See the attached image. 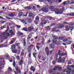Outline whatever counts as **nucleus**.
I'll list each match as a JSON object with an SVG mask.
<instances>
[{
    "label": "nucleus",
    "instance_id": "680f3d73",
    "mask_svg": "<svg viewBox=\"0 0 74 74\" xmlns=\"http://www.w3.org/2000/svg\"><path fill=\"white\" fill-rule=\"evenodd\" d=\"M4 45V44H1L0 45V48H1V47H2V46H3Z\"/></svg>",
    "mask_w": 74,
    "mask_h": 74
},
{
    "label": "nucleus",
    "instance_id": "6ab92c4d",
    "mask_svg": "<svg viewBox=\"0 0 74 74\" xmlns=\"http://www.w3.org/2000/svg\"><path fill=\"white\" fill-rule=\"evenodd\" d=\"M25 9L26 10H31L32 9V7L29 6H27L25 8Z\"/></svg>",
    "mask_w": 74,
    "mask_h": 74
},
{
    "label": "nucleus",
    "instance_id": "5701e85b",
    "mask_svg": "<svg viewBox=\"0 0 74 74\" xmlns=\"http://www.w3.org/2000/svg\"><path fill=\"white\" fill-rule=\"evenodd\" d=\"M15 41V38H13L11 40L10 43L11 44H12L13 43H14Z\"/></svg>",
    "mask_w": 74,
    "mask_h": 74
},
{
    "label": "nucleus",
    "instance_id": "4d7b16f0",
    "mask_svg": "<svg viewBox=\"0 0 74 74\" xmlns=\"http://www.w3.org/2000/svg\"><path fill=\"white\" fill-rule=\"evenodd\" d=\"M36 47L37 49L38 50H38H39V49L40 48V47H39V46H38V45H36Z\"/></svg>",
    "mask_w": 74,
    "mask_h": 74
},
{
    "label": "nucleus",
    "instance_id": "dca6fc26",
    "mask_svg": "<svg viewBox=\"0 0 74 74\" xmlns=\"http://www.w3.org/2000/svg\"><path fill=\"white\" fill-rule=\"evenodd\" d=\"M67 16H74V12L71 13H67L66 14Z\"/></svg>",
    "mask_w": 74,
    "mask_h": 74
},
{
    "label": "nucleus",
    "instance_id": "423d86ee",
    "mask_svg": "<svg viewBox=\"0 0 74 74\" xmlns=\"http://www.w3.org/2000/svg\"><path fill=\"white\" fill-rule=\"evenodd\" d=\"M28 58H29V63H31L32 62V58L31 57V53H29V54L27 56Z\"/></svg>",
    "mask_w": 74,
    "mask_h": 74
},
{
    "label": "nucleus",
    "instance_id": "c85d7f7f",
    "mask_svg": "<svg viewBox=\"0 0 74 74\" xmlns=\"http://www.w3.org/2000/svg\"><path fill=\"white\" fill-rule=\"evenodd\" d=\"M23 30H24L25 32H27L28 29H27V28L26 27H24L23 28Z\"/></svg>",
    "mask_w": 74,
    "mask_h": 74
},
{
    "label": "nucleus",
    "instance_id": "58836bf2",
    "mask_svg": "<svg viewBox=\"0 0 74 74\" xmlns=\"http://www.w3.org/2000/svg\"><path fill=\"white\" fill-rule=\"evenodd\" d=\"M46 52V54L48 56L49 55V50H48V51H47Z\"/></svg>",
    "mask_w": 74,
    "mask_h": 74
},
{
    "label": "nucleus",
    "instance_id": "f704fd0d",
    "mask_svg": "<svg viewBox=\"0 0 74 74\" xmlns=\"http://www.w3.org/2000/svg\"><path fill=\"white\" fill-rule=\"evenodd\" d=\"M23 51H24V50H23L21 53V55L22 56H24V52H23Z\"/></svg>",
    "mask_w": 74,
    "mask_h": 74
},
{
    "label": "nucleus",
    "instance_id": "f257e3e1",
    "mask_svg": "<svg viewBox=\"0 0 74 74\" xmlns=\"http://www.w3.org/2000/svg\"><path fill=\"white\" fill-rule=\"evenodd\" d=\"M52 37H53V40L52 41L54 44H57L58 45H60V43L59 42H58V41H57V39L58 38V37L55 36L54 34L53 35Z\"/></svg>",
    "mask_w": 74,
    "mask_h": 74
},
{
    "label": "nucleus",
    "instance_id": "49530a36",
    "mask_svg": "<svg viewBox=\"0 0 74 74\" xmlns=\"http://www.w3.org/2000/svg\"><path fill=\"white\" fill-rule=\"evenodd\" d=\"M9 29H10V28L8 26L7 28V29L5 31V32H8V30H9Z\"/></svg>",
    "mask_w": 74,
    "mask_h": 74
},
{
    "label": "nucleus",
    "instance_id": "6e6552de",
    "mask_svg": "<svg viewBox=\"0 0 74 74\" xmlns=\"http://www.w3.org/2000/svg\"><path fill=\"white\" fill-rule=\"evenodd\" d=\"M49 73H51V74H56V71H52V69H50L49 70Z\"/></svg>",
    "mask_w": 74,
    "mask_h": 74
},
{
    "label": "nucleus",
    "instance_id": "13d9d810",
    "mask_svg": "<svg viewBox=\"0 0 74 74\" xmlns=\"http://www.w3.org/2000/svg\"><path fill=\"white\" fill-rule=\"evenodd\" d=\"M12 49L14 50L15 48V46H13L12 47Z\"/></svg>",
    "mask_w": 74,
    "mask_h": 74
},
{
    "label": "nucleus",
    "instance_id": "8fccbe9b",
    "mask_svg": "<svg viewBox=\"0 0 74 74\" xmlns=\"http://www.w3.org/2000/svg\"><path fill=\"white\" fill-rule=\"evenodd\" d=\"M34 23L35 24H36V25H37V24H38V21H35L34 22Z\"/></svg>",
    "mask_w": 74,
    "mask_h": 74
},
{
    "label": "nucleus",
    "instance_id": "c03bdc74",
    "mask_svg": "<svg viewBox=\"0 0 74 74\" xmlns=\"http://www.w3.org/2000/svg\"><path fill=\"white\" fill-rule=\"evenodd\" d=\"M6 18L8 19H12V18L7 16H6Z\"/></svg>",
    "mask_w": 74,
    "mask_h": 74
},
{
    "label": "nucleus",
    "instance_id": "20e7f679",
    "mask_svg": "<svg viewBox=\"0 0 74 74\" xmlns=\"http://www.w3.org/2000/svg\"><path fill=\"white\" fill-rule=\"evenodd\" d=\"M65 59L66 58L64 57L62 59V57H60L58 61V62H59V63H61V62H64Z\"/></svg>",
    "mask_w": 74,
    "mask_h": 74
},
{
    "label": "nucleus",
    "instance_id": "bb28decb",
    "mask_svg": "<svg viewBox=\"0 0 74 74\" xmlns=\"http://www.w3.org/2000/svg\"><path fill=\"white\" fill-rule=\"evenodd\" d=\"M42 22L43 24H44V25H45L46 23H47V20H43L42 21Z\"/></svg>",
    "mask_w": 74,
    "mask_h": 74
},
{
    "label": "nucleus",
    "instance_id": "c756f323",
    "mask_svg": "<svg viewBox=\"0 0 74 74\" xmlns=\"http://www.w3.org/2000/svg\"><path fill=\"white\" fill-rule=\"evenodd\" d=\"M69 25H70L71 26H73L74 25V23L73 22H70L69 23Z\"/></svg>",
    "mask_w": 74,
    "mask_h": 74
},
{
    "label": "nucleus",
    "instance_id": "72a5a7b5",
    "mask_svg": "<svg viewBox=\"0 0 74 74\" xmlns=\"http://www.w3.org/2000/svg\"><path fill=\"white\" fill-rule=\"evenodd\" d=\"M45 30L46 31H48L49 30V27L47 26L46 27Z\"/></svg>",
    "mask_w": 74,
    "mask_h": 74
},
{
    "label": "nucleus",
    "instance_id": "f8f14e48",
    "mask_svg": "<svg viewBox=\"0 0 74 74\" xmlns=\"http://www.w3.org/2000/svg\"><path fill=\"white\" fill-rule=\"evenodd\" d=\"M23 58H21V60L19 62V64L20 66L22 65L23 63Z\"/></svg>",
    "mask_w": 74,
    "mask_h": 74
},
{
    "label": "nucleus",
    "instance_id": "79ce46f5",
    "mask_svg": "<svg viewBox=\"0 0 74 74\" xmlns=\"http://www.w3.org/2000/svg\"><path fill=\"white\" fill-rule=\"evenodd\" d=\"M33 15V14L32 13H30L29 14V17H31V16H32Z\"/></svg>",
    "mask_w": 74,
    "mask_h": 74
},
{
    "label": "nucleus",
    "instance_id": "a18cd8bd",
    "mask_svg": "<svg viewBox=\"0 0 74 74\" xmlns=\"http://www.w3.org/2000/svg\"><path fill=\"white\" fill-rule=\"evenodd\" d=\"M35 19L36 21L37 20H39V17H38V16H36L35 18Z\"/></svg>",
    "mask_w": 74,
    "mask_h": 74
},
{
    "label": "nucleus",
    "instance_id": "473e14b6",
    "mask_svg": "<svg viewBox=\"0 0 74 74\" xmlns=\"http://www.w3.org/2000/svg\"><path fill=\"white\" fill-rule=\"evenodd\" d=\"M49 9H50V10H54L55 9V8L54 9V7L53 6H50L49 7Z\"/></svg>",
    "mask_w": 74,
    "mask_h": 74
},
{
    "label": "nucleus",
    "instance_id": "09e8293b",
    "mask_svg": "<svg viewBox=\"0 0 74 74\" xmlns=\"http://www.w3.org/2000/svg\"><path fill=\"white\" fill-rule=\"evenodd\" d=\"M30 38H31V37H30V35H28L27 38V39L28 40H29V39H30Z\"/></svg>",
    "mask_w": 74,
    "mask_h": 74
},
{
    "label": "nucleus",
    "instance_id": "ddd939ff",
    "mask_svg": "<svg viewBox=\"0 0 74 74\" xmlns=\"http://www.w3.org/2000/svg\"><path fill=\"white\" fill-rule=\"evenodd\" d=\"M9 33H10L12 36H13V35H15V33L14 32H13V31L12 30H9Z\"/></svg>",
    "mask_w": 74,
    "mask_h": 74
},
{
    "label": "nucleus",
    "instance_id": "7c9ffc66",
    "mask_svg": "<svg viewBox=\"0 0 74 74\" xmlns=\"http://www.w3.org/2000/svg\"><path fill=\"white\" fill-rule=\"evenodd\" d=\"M22 15H23V12H20L18 14V16H22Z\"/></svg>",
    "mask_w": 74,
    "mask_h": 74
},
{
    "label": "nucleus",
    "instance_id": "ea45409f",
    "mask_svg": "<svg viewBox=\"0 0 74 74\" xmlns=\"http://www.w3.org/2000/svg\"><path fill=\"white\" fill-rule=\"evenodd\" d=\"M15 61H14L13 62V67H15Z\"/></svg>",
    "mask_w": 74,
    "mask_h": 74
},
{
    "label": "nucleus",
    "instance_id": "cd10ccee",
    "mask_svg": "<svg viewBox=\"0 0 74 74\" xmlns=\"http://www.w3.org/2000/svg\"><path fill=\"white\" fill-rule=\"evenodd\" d=\"M19 36H22L23 35V34L22 33H21V32H17Z\"/></svg>",
    "mask_w": 74,
    "mask_h": 74
},
{
    "label": "nucleus",
    "instance_id": "b1692460",
    "mask_svg": "<svg viewBox=\"0 0 74 74\" xmlns=\"http://www.w3.org/2000/svg\"><path fill=\"white\" fill-rule=\"evenodd\" d=\"M47 1L49 3H50V4L53 3H54V1L53 0H47Z\"/></svg>",
    "mask_w": 74,
    "mask_h": 74
},
{
    "label": "nucleus",
    "instance_id": "0e129e2a",
    "mask_svg": "<svg viewBox=\"0 0 74 74\" xmlns=\"http://www.w3.org/2000/svg\"><path fill=\"white\" fill-rule=\"evenodd\" d=\"M18 54H19V53H21V50H18Z\"/></svg>",
    "mask_w": 74,
    "mask_h": 74
},
{
    "label": "nucleus",
    "instance_id": "a878e982",
    "mask_svg": "<svg viewBox=\"0 0 74 74\" xmlns=\"http://www.w3.org/2000/svg\"><path fill=\"white\" fill-rule=\"evenodd\" d=\"M66 55V53H61L60 55V56H65Z\"/></svg>",
    "mask_w": 74,
    "mask_h": 74
},
{
    "label": "nucleus",
    "instance_id": "3c124183",
    "mask_svg": "<svg viewBox=\"0 0 74 74\" xmlns=\"http://www.w3.org/2000/svg\"><path fill=\"white\" fill-rule=\"evenodd\" d=\"M52 30H53V32H56V28H52Z\"/></svg>",
    "mask_w": 74,
    "mask_h": 74
},
{
    "label": "nucleus",
    "instance_id": "6e6d98bb",
    "mask_svg": "<svg viewBox=\"0 0 74 74\" xmlns=\"http://www.w3.org/2000/svg\"><path fill=\"white\" fill-rule=\"evenodd\" d=\"M67 69H64L63 70V73H65L66 72H67Z\"/></svg>",
    "mask_w": 74,
    "mask_h": 74
},
{
    "label": "nucleus",
    "instance_id": "0eeeda50",
    "mask_svg": "<svg viewBox=\"0 0 74 74\" xmlns=\"http://www.w3.org/2000/svg\"><path fill=\"white\" fill-rule=\"evenodd\" d=\"M32 47H33V45L32 44L31 45L27 47L28 51L30 53H31V48H32Z\"/></svg>",
    "mask_w": 74,
    "mask_h": 74
},
{
    "label": "nucleus",
    "instance_id": "bf43d9fd",
    "mask_svg": "<svg viewBox=\"0 0 74 74\" xmlns=\"http://www.w3.org/2000/svg\"><path fill=\"white\" fill-rule=\"evenodd\" d=\"M60 52H61L60 50H59L58 51V55H60Z\"/></svg>",
    "mask_w": 74,
    "mask_h": 74
},
{
    "label": "nucleus",
    "instance_id": "e2e57ef3",
    "mask_svg": "<svg viewBox=\"0 0 74 74\" xmlns=\"http://www.w3.org/2000/svg\"><path fill=\"white\" fill-rule=\"evenodd\" d=\"M52 63L53 64H56V62H55V61H53L52 62Z\"/></svg>",
    "mask_w": 74,
    "mask_h": 74
},
{
    "label": "nucleus",
    "instance_id": "4be33fe9",
    "mask_svg": "<svg viewBox=\"0 0 74 74\" xmlns=\"http://www.w3.org/2000/svg\"><path fill=\"white\" fill-rule=\"evenodd\" d=\"M59 66H55L54 67L53 69V70H56L58 69Z\"/></svg>",
    "mask_w": 74,
    "mask_h": 74
},
{
    "label": "nucleus",
    "instance_id": "9b49d317",
    "mask_svg": "<svg viewBox=\"0 0 74 74\" xmlns=\"http://www.w3.org/2000/svg\"><path fill=\"white\" fill-rule=\"evenodd\" d=\"M15 15V12H13L12 13L10 14L9 15V16H10L11 18H14Z\"/></svg>",
    "mask_w": 74,
    "mask_h": 74
},
{
    "label": "nucleus",
    "instance_id": "9d476101",
    "mask_svg": "<svg viewBox=\"0 0 74 74\" xmlns=\"http://www.w3.org/2000/svg\"><path fill=\"white\" fill-rule=\"evenodd\" d=\"M41 10L42 11H43L47 13L48 12V9H47V8H42L41 9Z\"/></svg>",
    "mask_w": 74,
    "mask_h": 74
},
{
    "label": "nucleus",
    "instance_id": "603ef678",
    "mask_svg": "<svg viewBox=\"0 0 74 74\" xmlns=\"http://www.w3.org/2000/svg\"><path fill=\"white\" fill-rule=\"evenodd\" d=\"M38 59H40L41 58V54H39L38 55Z\"/></svg>",
    "mask_w": 74,
    "mask_h": 74
},
{
    "label": "nucleus",
    "instance_id": "412c9836",
    "mask_svg": "<svg viewBox=\"0 0 74 74\" xmlns=\"http://www.w3.org/2000/svg\"><path fill=\"white\" fill-rule=\"evenodd\" d=\"M30 70H31L32 71H33V72H34L35 71V70L36 69L34 67H33V66H31V68Z\"/></svg>",
    "mask_w": 74,
    "mask_h": 74
},
{
    "label": "nucleus",
    "instance_id": "aec40b11",
    "mask_svg": "<svg viewBox=\"0 0 74 74\" xmlns=\"http://www.w3.org/2000/svg\"><path fill=\"white\" fill-rule=\"evenodd\" d=\"M58 54H56L55 56L56 59L55 60L57 62H58V60H59V59H58Z\"/></svg>",
    "mask_w": 74,
    "mask_h": 74
},
{
    "label": "nucleus",
    "instance_id": "f03ea898",
    "mask_svg": "<svg viewBox=\"0 0 74 74\" xmlns=\"http://www.w3.org/2000/svg\"><path fill=\"white\" fill-rule=\"evenodd\" d=\"M6 36H5V32H3L1 34V36L2 37L1 38L2 40L7 38V37L10 36V34L8 33H7L6 34Z\"/></svg>",
    "mask_w": 74,
    "mask_h": 74
},
{
    "label": "nucleus",
    "instance_id": "2eb2a0df",
    "mask_svg": "<svg viewBox=\"0 0 74 74\" xmlns=\"http://www.w3.org/2000/svg\"><path fill=\"white\" fill-rule=\"evenodd\" d=\"M34 29V27L32 26H31L28 28V30L29 32H31Z\"/></svg>",
    "mask_w": 74,
    "mask_h": 74
},
{
    "label": "nucleus",
    "instance_id": "4468645a",
    "mask_svg": "<svg viewBox=\"0 0 74 74\" xmlns=\"http://www.w3.org/2000/svg\"><path fill=\"white\" fill-rule=\"evenodd\" d=\"M68 70H69V71H66V73L67 74H69V73H71V71H73V70L70 69V68H67Z\"/></svg>",
    "mask_w": 74,
    "mask_h": 74
},
{
    "label": "nucleus",
    "instance_id": "4c0bfd02",
    "mask_svg": "<svg viewBox=\"0 0 74 74\" xmlns=\"http://www.w3.org/2000/svg\"><path fill=\"white\" fill-rule=\"evenodd\" d=\"M63 38H64V37H63V36H60L59 37V39L60 40H63Z\"/></svg>",
    "mask_w": 74,
    "mask_h": 74
},
{
    "label": "nucleus",
    "instance_id": "39448f33",
    "mask_svg": "<svg viewBox=\"0 0 74 74\" xmlns=\"http://www.w3.org/2000/svg\"><path fill=\"white\" fill-rule=\"evenodd\" d=\"M15 69L17 71H15L14 72L15 74H18L19 73L20 74H21V71L20 70H19V67H18V66L15 68Z\"/></svg>",
    "mask_w": 74,
    "mask_h": 74
},
{
    "label": "nucleus",
    "instance_id": "052dcab7",
    "mask_svg": "<svg viewBox=\"0 0 74 74\" xmlns=\"http://www.w3.org/2000/svg\"><path fill=\"white\" fill-rule=\"evenodd\" d=\"M33 55L34 57V58H36V56H35V53H33Z\"/></svg>",
    "mask_w": 74,
    "mask_h": 74
},
{
    "label": "nucleus",
    "instance_id": "864d4df0",
    "mask_svg": "<svg viewBox=\"0 0 74 74\" xmlns=\"http://www.w3.org/2000/svg\"><path fill=\"white\" fill-rule=\"evenodd\" d=\"M16 27L18 29H19L21 28V26L20 25H16Z\"/></svg>",
    "mask_w": 74,
    "mask_h": 74
},
{
    "label": "nucleus",
    "instance_id": "7ed1b4c3",
    "mask_svg": "<svg viewBox=\"0 0 74 74\" xmlns=\"http://www.w3.org/2000/svg\"><path fill=\"white\" fill-rule=\"evenodd\" d=\"M54 11L56 14H61L63 12V9H61L59 10H58L57 8H55L54 10Z\"/></svg>",
    "mask_w": 74,
    "mask_h": 74
},
{
    "label": "nucleus",
    "instance_id": "c9c22d12",
    "mask_svg": "<svg viewBox=\"0 0 74 74\" xmlns=\"http://www.w3.org/2000/svg\"><path fill=\"white\" fill-rule=\"evenodd\" d=\"M45 52L46 51H49V48H48V47H46L45 49Z\"/></svg>",
    "mask_w": 74,
    "mask_h": 74
},
{
    "label": "nucleus",
    "instance_id": "393cba45",
    "mask_svg": "<svg viewBox=\"0 0 74 74\" xmlns=\"http://www.w3.org/2000/svg\"><path fill=\"white\" fill-rule=\"evenodd\" d=\"M70 28V26L67 25L66 27V30L67 31H69V29Z\"/></svg>",
    "mask_w": 74,
    "mask_h": 74
},
{
    "label": "nucleus",
    "instance_id": "774afa93",
    "mask_svg": "<svg viewBox=\"0 0 74 74\" xmlns=\"http://www.w3.org/2000/svg\"><path fill=\"white\" fill-rule=\"evenodd\" d=\"M19 56H17V59H18V60H19Z\"/></svg>",
    "mask_w": 74,
    "mask_h": 74
},
{
    "label": "nucleus",
    "instance_id": "a211bd4d",
    "mask_svg": "<svg viewBox=\"0 0 74 74\" xmlns=\"http://www.w3.org/2000/svg\"><path fill=\"white\" fill-rule=\"evenodd\" d=\"M49 47L50 48H53L55 47V45L53 44H51L49 45Z\"/></svg>",
    "mask_w": 74,
    "mask_h": 74
},
{
    "label": "nucleus",
    "instance_id": "e433bc0d",
    "mask_svg": "<svg viewBox=\"0 0 74 74\" xmlns=\"http://www.w3.org/2000/svg\"><path fill=\"white\" fill-rule=\"evenodd\" d=\"M6 57L7 58H8V59H9L10 58V56L8 55V54H7L5 55Z\"/></svg>",
    "mask_w": 74,
    "mask_h": 74
},
{
    "label": "nucleus",
    "instance_id": "1a4fd4ad",
    "mask_svg": "<svg viewBox=\"0 0 74 74\" xmlns=\"http://www.w3.org/2000/svg\"><path fill=\"white\" fill-rule=\"evenodd\" d=\"M68 40V39H64L63 41L64 42H66V43L67 44H71V42L69 40L67 41Z\"/></svg>",
    "mask_w": 74,
    "mask_h": 74
},
{
    "label": "nucleus",
    "instance_id": "a19ab883",
    "mask_svg": "<svg viewBox=\"0 0 74 74\" xmlns=\"http://www.w3.org/2000/svg\"><path fill=\"white\" fill-rule=\"evenodd\" d=\"M23 45L24 46V47H25V46H26V41H25V40H23Z\"/></svg>",
    "mask_w": 74,
    "mask_h": 74
},
{
    "label": "nucleus",
    "instance_id": "37998d69",
    "mask_svg": "<svg viewBox=\"0 0 74 74\" xmlns=\"http://www.w3.org/2000/svg\"><path fill=\"white\" fill-rule=\"evenodd\" d=\"M28 22L29 23H31V22H32V20L31 19H29L28 21Z\"/></svg>",
    "mask_w": 74,
    "mask_h": 74
},
{
    "label": "nucleus",
    "instance_id": "2f4dec72",
    "mask_svg": "<svg viewBox=\"0 0 74 74\" xmlns=\"http://www.w3.org/2000/svg\"><path fill=\"white\" fill-rule=\"evenodd\" d=\"M27 15V12H25L23 13V15L24 16H26Z\"/></svg>",
    "mask_w": 74,
    "mask_h": 74
},
{
    "label": "nucleus",
    "instance_id": "69168bd1",
    "mask_svg": "<svg viewBox=\"0 0 74 74\" xmlns=\"http://www.w3.org/2000/svg\"><path fill=\"white\" fill-rule=\"evenodd\" d=\"M19 45H20V43H17L16 44V45L17 47H19Z\"/></svg>",
    "mask_w": 74,
    "mask_h": 74
},
{
    "label": "nucleus",
    "instance_id": "338daca9",
    "mask_svg": "<svg viewBox=\"0 0 74 74\" xmlns=\"http://www.w3.org/2000/svg\"><path fill=\"white\" fill-rule=\"evenodd\" d=\"M64 24H68V25H69V23H67V22H64L63 23Z\"/></svg>",
    "mask_w": 74,
    "mask_h": 74
},
{
    "label": "nucleus",
    "instance_id": "f3484780",
    "mask_svg": "<svg viewBox=\"0 0 74 74\" xmlns=\"http://www.w3.org/2000/svg\"><path fill=\"white\" fill-rule=\"evenodd\" d=\"M21 21V22H22V23H23V24H25V25H27V23L26 21L24 20H22Z\"/></svg>",
    "mask_w": 74,
    "mask_h": 74
},
{
    "label": "nucleus",
    "instance_id": "5fc2aeb1",
    "mask_svg": "<svg viewBox=\"0 0 74 74\" xmlns=\"http://www.w3.org/2000/svg\"><path fill=\"white\" fill-rule=\"evenodd\" d=\"M66 2V4H68L70 2V1H67L65 2Z\"/></svg>",
    "mask_w": 74,
    "mask_h": 74
},
{
    "label": "nucleus",
    "instance_id": "de8ad7c7",
    "mask_svg": "<svg viewBox=\"0 0 74 74\" xmlns=\"http://www.w3.org/2000/svg\"><path fill=\"white\" fill-rule=\"evenodd\" d=\"M58 69L59 70H60V71L62 70V68H61L59 66H58Z\"/></svg>",
    "mask_w": 74,
    "mask_h": 74
}]
</instances>
